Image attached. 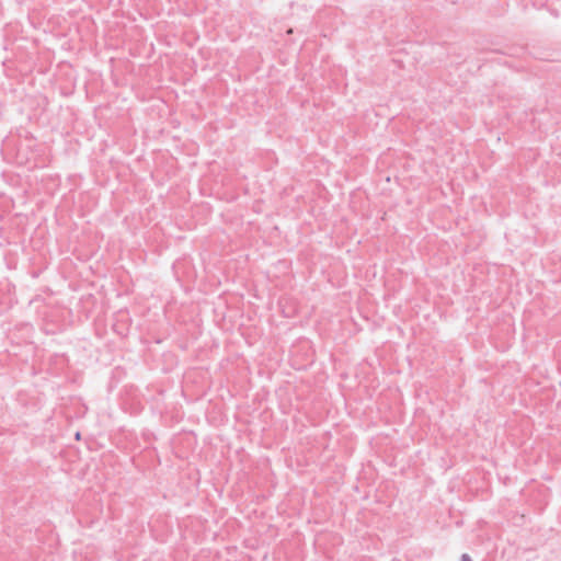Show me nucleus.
<instances>
[{
  "mask_svg": "<svg viewBox=\"0 0 561 561\" xmlns=\"http://www.w3.org/2000/svg\"><path fill=\"white\" fill-rule=\"evenodd\" d=\"M460 561H472V559L470 558V556H469V554L463 553V554L461 556V558H460Z\"/></svg>",
  "mask_w": 561,
  "mask_h": 561,
  "instance_id": "f257e3e1",
  "label": "nucleus"
},
{
  "mask_svg": "<svg viewBox=\"0 0 561 561\" xmlns=\"http://www.w3.org/2000/svg\"><path fill=\"white\" fill-rule=\"evenodd\" d=\"M76 438L79 439L80 438V433H77L76 434Z\"/></svg>",
  "mask_w": 561,
  "mask_h": 561,
  "instance_id": "f03ea898",
  "label": "nucleus"
}]
</instances>
